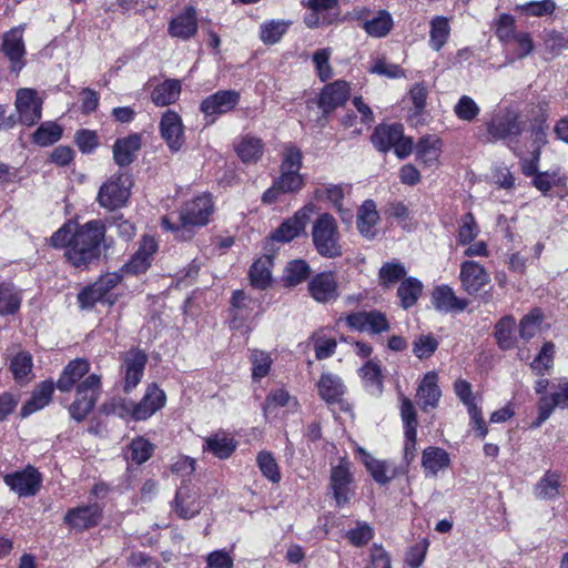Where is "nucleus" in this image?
Returning <instances> with one entry per match:
<instances>
[{
  "mask_svg": "<svg viewBox=\"0 0 568 568\" xmlns=\"http://www.w3.org/2000/svg\"><path fill=\"white\" fill-rule=\"evenodd\" d=\"M105 236V225L92 220L80 226L64 224L55 231L50 243L53 247H64V256L77 268H87L101 255V244Z\"/></svg>",
  "mask_w": 568,
  "mask_h": 568,
  "instance_id": "1",
  "label": "nucleus"
},
{
  "mask_svg": "<svg viewBox=\"0 0 568 568\" xmlns=\"http://www.w3.org/2000/svg\"><path fill=\"white\" fill-rule=\"evenodd\" d=\"M214 211L210 195L203 194L187 201L179 211V221L173 222L171 217H162V226L168 231L175 232L182 240H190L193 230L205 226Z\"/></svg>",
  "mask_w": 568,
  "mask_h": 568,
  "instance_id": "2",
  "label": "nucleus"
},
{
  "mask_svg": "<svg viewBox=\"0 0 568 568\" xmlns=\"http://www.w3.org/2000/svg\"><path fill=\"white\" fill-rule=\"evenodd\" d=\"M525 126L526 122L517 111L511 109L500 110L486 123L487 134L485 141L487 143L501 141L516 153V149L513 145L518 142V138L525 131Z\"/></svg>",
  "mask_w": 568,
  "mask_h": 568,
  "instance_id": "3",
  "label": "nucleus"
},
{
  "mask_svg": "<svg viewBox=\"0 0 568 568\" xmlns=\"http://www.w3.org/2000/svg\"><path fill=\"white\" fill-rule=\"evenodd\" d=\"M312 241L316 252L326 258L339 257L343 254L342 236L333 215L322 213L313 222Z\"/></svg>",
  "mask_w": 568,
  "mask_h": 568,
  "instance_id": "4",
  "label": "nucleus"
},
{
  "mask_svg": "<svg viewBox=\"0 0 568 568\" xmlns=\"http://www.w3.org/2000/svg\"><path fill=\"white\" fill-rule=\"evenodd\" d=\"M373 145L381 152H387L394 149L395 154L399 159L407 158L413 150V141L404 135L402 124H379L372 134Z\"/></svg>",
  "mask_w": 568,
  "mask_h": 568,
  "instance_id": "5",
  "label": "nucleus"
},
{
  "mask_svg": "<svg viewBox=\"0 0 568 568\" xmlns=\"http://www.w3.org/2000/svg\"><path fill=\"white\" fill-rule=\"evenodd\" d=\"M101 394V377L88 375L75 387V399L69 407V413L77 422H82L94 408Z\"/></svg>",
  "mask_w": 568,
  "mask_h": 568,
  "instance_id": "6",
  "label": "nucleus"
},
{
  "mask_svg": "<svg viewBox=\"0 0 568 568\" xmlns=\"http://www.w3.org/2000/svg\"><path fill=\"white\" fill-rule=\"evenodd\" d=\"M126 178L122 173L112 175L104 182L98 193V203L110 211L125 205L130 197V185H126Z\"/></svg>",
  "mask_w": 568,
  "mask_h": 568,
  "instance_id": "7",
  "label": "nucleus"
},
{
  "mask_svg": "<svg viewBox=\"0 0 568 568\" xmlns=\"http://www.w3.org/2000/svg\"><path fill=\"white\" fill-rule=\"evenodd\" d=\"M240 92L235 90H220L205 99L200 104V111L207 123H214L221 115L231 112L240 102Z\"/></svg>",
  "mask_w": 568,
  "mask_h": 568,
  "instance_id": "8",
  "label": "nucleus"
},
{
  "mask_svg": "<svg viewBox=\"0 0 568 568\" xmlns=\"http://www.w3.org/2000/svg\"><path fill=\"white\" fill-rule=\"evenodd\" d=\"M165 402V393L156 384H151L139 403L129 402L123 405V410L130 414L134 420H145L160 410Z\"/></svg>",
  "mask_w": 568,
  "mask_h": 568,
  "instance_id": "9",
  "label": "nucleus"
},
{
  "mask_svg": "<svg viewBox=\"0 0 568 568\" xmlns=\"http://www.w3.org/2000/svg\"><path fill=\"white\" fill-rule=\"evenodd\" d=\"M314 212L312 204L303 206L292 217L285 220L277 229H275L271 239L276 242L288 243L304 233L311 214Z\"/></svg>",
  "mask_w": 568,
  "mask_h": 568,
  "instance_id": "10",
  "label": "nucleus"
},
{
  "mask_svg": "<svg viewBox=\"0 0 568 568\" xmlns=\"http://www.w3.org/2000/svg\"><path fill=\"white\" fill-rule=\"evenodd\" d=\"M16 110L22 124L33 125L41 119L42 100L33 89H19L16 95Z\"/></svg>",
  "mask_w": 568,
  "mask_h": 568,
  "instance_id": "11",
  "label": "nucleus"
},
{
  "mask_svg": "<svg viewBox=\"0 0 568 568\" xmlns=\"http://www.w3.org/2000/svg\"><path fill=\"white\" fill-rule=\"evenodd\" d=\"M454 390L459 400L467 407L473 428L480 438H484L488 433V428L481 416V410L475 402L470 383L459 378L454 384Z\"/></svg>",
  "mask_w": 568,
  "mask_h": 568,
  "instance_id": "12",
  "label": "nucleus"
},
{
  "mask_svg": "<svg viewBox=\"0 0 568 568\" xmlns=\"http://www.w3.org/2000/svg\"><path fill=\"white\" fill-rule=\"evenodd\" d=\"M41 474L32 466L4 476V483L19 496H34L41 487Z\"/></svg>",
  "mask_w": 568,
  "mask_h": 568,
  "instance_id": "13",
  "label": "nucleus"
},
{
  "mask_svg": "<svg viewBox=\"0 0 568 568\" xmlns=\"http://www.w3.org/2000/svg\"><path fill=\"white\" fill-rule=\"evenodd\" d=\"M345 321L351 328L358 332L369 331L373 334H379L389 329L385 314L378 311L351 313Z\"/></svg>",
  "mask_w": 568,
  "mask_h": 568,
  "instance_id": "14",
  "label": "nucleus"
},
{
  "mask_svg": "<svg viewBox=\"0 0 568 568\" xmlns=\"http://www.w3.org/2000/svg\"><path fill=\"white\" fill-rule=\"evenodd\" d=\"M353 477L345 464L332 468L329 488L338 507L347 505L354 494Z\"/></svg>",
  "mask_w": 568,
  "mask_h": 568,
  "instance_id": "15",
  "label": "nucleus"
},
{
  "mask_svg": "<svg viewBox=\"0 0 568 568\" xmlns=\"http://www.w3.org/2000/svg\"><path fill=\"white\" fill-rule=\"evenodd\" d=\"M459 280L463 290L475 295L490 282V275L479 263L465 261L460 264Z\"/></svg>",
  "mask_w": 568,
  "mask_h": 568,
  "instance_id": "16",
  "label": "nucleus"
},
{
  "mask_svg": "<svg viewBox=\"0 0 568 568\" xmlns=\"http://www.w3.org/2000/svg\"><path fill=\"white\" fill-rule=\"evenodd\" d=\"M102 516L99 504L83 505L71 508L64 516V523L75 530H85L97 526Z\"/></svg>",
  "mask_w": 568,
  "mask_h": 568,
  "instance_id": "17",
  "label": "nucleus"
},
{
  "mask_svg": "<svg viewBox=\"0 0 568 568\" xmlns=\"http://www.w3.org/2000/svg\"><path fill=\"white\" fill-rule=\"evenodd\" d=\"M161 136L165 140L171 151H179L184 143V131L181 116L168 110L160 121Z\"/></svg>",
  "mask_w": 568,
  "mask_h": 568,
  "instance_id": "18",
  "label": "nucleus"
},
{
  "mask_svg": "<svg viewBox=\"0 0 568 568\" xmlns=\"http://www.w3.org/2000/svg\"><path fill=\"white\" fill-rule=\"evenodd\" d=\"M148 362V356L143 351L131 349L123 359V367L125 372L124 392L130 393L141 382L144 368Z\"/></svg>",
  "mask_w": 568,
  "mask_h": 568,
  "instance_id": "19",
  "label": "nucleus"
},
{
  "mask_svg": "<svg viewBox=\"0 0 568 568\" xmlns=\"http://www.w3.org/2000/svg\"><path fill=\"white\" fill-rule=\"evenodd\" d=\"M311 296L318 303L335 301L337 294V281L332 272H322L313 276L308 283Z\"/></svg>",
  "mask_w": 568,
  "mask_h": 568,
  "instance_id": "20",
  "label": "nucleus"
},
{
  "mask_svg": "<svg viewBox=\"0 0 568 568\" xmlns=\"http://www.w3.org/2000/svg\"><path fill=\"white\" fill-rule=\"evenodd\" d=\"M349 97V84L344 80H336L326 84L318 99V108L324 113H329L336 108L343 105Z\"/></svg>",
  "mask_w": 568,
  "mask_h": 568,
  "instance_id": "21",
  "label": "nucleus"
},
{
  "mask_svg": "<svg viewBox=\"0 0 568 568\" xmlns=\"http://www.w3.org/2000/svg\"><path fill=\"white\" fill-rule=\"evenodd\" d=\"M1 51L9 59L11 70L19 72L23 65V57L26 54L22 31L12 29L3 36Z\"/></svg>",
  "mask_w": 568,
  "mask_h": 568,
  "instance_id": "22",
  "label": "nucleus"
},
{
  "mask_svg": "<svg viewBox=\"0 0 568 568\" xmlns=\"http://www.w3.org/2000/svg\"><path fill=\"white\" fill-rule=\"evenodd\" d=\"M379 220L376 203L373 200L364 201L356 214V226L359 234L366 240H374L378 234L377 224Z\"/></svg>",
  "mask_w": 568,
  "mask_h": 568,
  "instance_id": "23",
  "label": "nucleus"
},
{
  "mask_svg": "<svg viewBox=\"0 0 568 568\" xmlns=\"http://www.w3.org/2000/svg\"><path fill=\"white\" fill-rule=\"evenodd\" d=\"M142 146L141 135L133 133L118 139L112 148L113 160L119 166H128L133 163Z\"/></svg>",
  "mask_w": 568,
  "mask_h": 568,
  "instance_id": "24",
  "label": "nucleus"
},
{
  "mask_svg": "<svg viewBox=\"0 0 568 568\" xmlns=\"http://www.w3.org/2000/svg\"><path fill=\"white\" fill-rule=\"evenodd\" d=\"M158 250V244L152 236H144L140 243L139 250L132 255L124 265L128 273H144L151 265L152 256Z\"/></svg>",
  "mask_w": 568,
  "mask_h": 568,
  "instance_id": "25",
  "label": "nucleus"
},
{
  "mask_svg": "<svg viewBox=\"0 0 568 568\" xmlns=\"http://www.w3.org/2000/svg\"><path fill=\"white\" fill-rule=\"evenodd\" d=\"M90 371V363L83 358H75L70 361L63 368L60 377L57 381V388L60 392H70L74 386L82 382L83 377Z\"/></svg>",
  "mask_w": 568,
  "mask_h": 568,
  "instance_id": "26",
  "label": "nucleus"
},
{
  "mask_svg": "<svg viewBox=\"0 0 568 568\" xmlns=\"http://www.w3.org/2000/svg\"><path fill=\"white\" fill-rule=\"evenodd\" d=\"M434 307L444 313L463 312L468 306V301L456 296L448 285L436 286L432 293Z\"/></svg>",
  "mask_w": 568,
  "mask_h": 568,
  "instance_id": "27",
  "label": "nucleus"
},
{
  "mask_svg": "<svg viewBox=\"0 0 568 568\" xmlns=\"http://www.w3.org/2000/svg\"><path fill=\"white\" fill-rule=\"evenodd\" d=\"M174 509L181 518L189 519L200 513L202 501L199 499L195 490L183 486L176 491Z\"/></svg>",
  "mask_w": 568,
  "mask_h": 568,
  "instance_id": "28",
  "label": "nucleus"
},
{
  "mask_svg": "<svg viewBox=\"0 0 568 568\" xmlns=\"http://www.w3.org/2000/svg\"><path fill=\"white\" fill-rule=\"evenodd\" d=\"M440 396L442 392L437 385V374L428 372L417 389L420 408L427 410L428 407H436Z\"/></svg>",
  "mask_w": 568,
  "mask_h": 568,
  "instance_id": "29",
  "label": "nucleus"
},
{
  "mask_svg": "<svg viewBox=\"0 0 568 568\" xmlns=\"http://www.w3.org/2000/svg\"><path fill=\"white\" fill-rule=\"evenodd\" d=\"M317 388L320 396L326 403H338L346 389L342 378L333 373H323Z\"/></svg>",
  "mask_w": 568,
  "mask_h": 568,
  "instance_id": "30",
  "label": "nucleus"
},
{
  "mask_svg": "<svg viewBox=\"0 0 568 568\" xmlns=\"http://www.w3.org/2000/svg\"><path fill=\"white\" fill-rule=\"evenodd\" d=\"M255 302L243 291H235L231 298L232 328H240L244 321L251 316Z\"/></svg>",
  "mask_w": 568,
  "mask_h": 568,
  "instance_id": "31",
  "label": "nucleus"
},
{
  "mask_svg": "<svg viewBox=\"0 0 568 568\" xmlns=\"http://www.w3.org/2000/svg\"><path fill=\"white\" fill-rule=\"evenodd\" d=\"M54 384L51 381L42 382L33 392L31 398L22 406L21 415L27 417L47 406L53 394Z\"/></svg>",
  "mask_w": 568,
  "mask_h": 568,
  "instance_id": "32",
  "label": "nucleus"
},
{
  "mask_svg": "<svg viewBox=\"0 0 568 568\" xmlns=\"http://www.w3.org/2000/svg\"><path fill=\"white\" fill-rule=\"evenodd\" d=\"M364 387L374 396L383 392V375L381 365L375 361H367L358 371Z\"/></svg>",
  "mask_w": 568,
  "mask_h": 568,
  "instance_id": "33",
  "label": "nucleus"
},
{
  "mask_svg": "<svg viewBox=\"0 0 568 568\" xmlns=\"http://www.w3.org/2000/svg\"><path fill=\"white\" fill-rule=\"evenodd\" d=\"M197 30L196 18L194 9L190 8L187 11L178 18L173 19L170 23V34L181 39H189L195 34Z\"/></svg>",
  "mask_w": 568,
  "mask_h": 568,
  "instance_id": "34",
  "label": "nucleus"
},
{
  "mask_svg": "<svg viewBox=\"0 0 568 568\" xmlns=\"http://www.w3.org/2000/svg\"><path fill=\"white\" fill-rule=\"evenodd\" d=\"M181 93V83L179 80L170 79L156 85L152 91L151 99L154 104L165 106L174 103Z\"/></svg>",
  "mask_w": 568,
  "mask_h": 568,
  "instance_id": "35",
  "label": "nucleus"
},
{
  "mask_svg": "<svg viewBox=\"0 0 568 568\" xmlns=\"http://www.w3.org/2000/svg\"><path fill=\"white\" fill-rule=\"evenodd\" d=\"M235 151L244 163H255L263 154L264 144L258 138L245 135L236 144Z\"/></svg>",
  "mask_w": 568,
  "mask_h": 568,
  "instance_id": "36",
  "label": "nucleus"
},
{
  "mask_svg": "<svg viewBox=\"0 0 568 568\" xmlns=\"http://www.w3.org/2000/svg\"><path fill=\"white\" fill-rule=\"evenodd\" d=\"M393 26L392 14L386 10H379L376 17L365 20L362 24L365 32L373 38H385Z\"/></svg>",
  "mask_w": 568,
  "mask_h": 568,
  "instance_id": "37",
  "label": "nucleus"
},
{
  "mask_svg": "<svg viewBox=\"0 0 568 568\" xmlns=\"http://www.w3.org/2000/svg\"><path fill=\"white\" fill-rule=\"evenodd\" d=\"M561 487V477L556 471H546L545 475L535 486V495L537 498L547 500L559 496Z\"/></svg>",
  "mask_w": 568,
  "mask_h": 568,
  "instance_id": "38",
  "label": "nucleus"
},
{
  "mask_svg": "<svg viewBox=\"0 0 568 568\" xmlns=\"http://www.w3.org/2000/svg\"><path fill=\"white\" fill-rule=\"evenodd\" d=\"M422 465L425 471L432 476L449 465L448 454L438 447H428L423 452Z\"/></svg>",
  "mask_w": 568,
  "mask_h": 568,
  "instance_id": "39",
  "label": "nucleus"
},
{
  "mask_svg": "<svg viewBox=\"0 0 568 568\" xmlns=\"http://www.w3.org/2000/svg\"><path fill=\"white\" fill-rule=\"evenodd\" d=\"M204 450L212 453L214 456L224 459L232 455L236 448L234 439L226 434H215L205 439Z\"/></svg>",
  "mask_w": 568,
  "mask_h": 568,
  "instance_id": "40",
  "label": "nucleus"
},
{
  "mask_svg": "<svg viewBox=\"0 0 568 568\" xmlns=\"http://www.w3.org/2000/svg\"><path fill=\"white\" fill-rule=\"evenodd\" d=\"M515 318L511 315L501 317L495 325V338L499 348L507 351L515 346L514 336Z\"/></svg>",
  "mask_w": 568,
  "mask_h": 568,
  "instance_id": "41",
  "label": "nucleus"
},
{
  "mask_svg": "<svg viewBox=\"0 0 568 568\" xmlns=\"http://www.w3.org/2000/svg\"><path fill=\"white\" fill-rule=\"evenodd\" d=\"M423 291V284L415 277H408L398 286L397 296L400 301V306L405 310L414 306L418 301Z\"/></svg>",
  "mask_w": 568,
  "mask_h": 568,
  "instance_id": "42",
  "label": "nucleus"
},
{
  "mask_svg": "<svg viewBox=\"0 0 568 568\" xmlns=\"http://www.w3.org/2000/svg\"><path fill=\"white\" fill-rule=\"evenodd\" d=\"M271 264L272 258L268 255H264L253 263L250 270V281L252 286L264 290L270 285Z\"/></svg>",
  "mask_w": 568,
  "mask_h": 568,
  "instance_id": "43",
  "label": "nucleus"
},
{
  "mask_svg": "<svg viewBox=\"0 0 568 568\" xmlns=\"http://www.w3.org/2000/svg\"><path fill=\"white\" fill-rule=\"evenodd\" d=\"M365 465L374 480L381 485L389 483L397 475V467L393 463L368 457Z\"/></svg>",
  "mask_w": 568,
  "mask_h": 568,
  "instance_id": "44",
  "label": "nucleus"
},
{
  "mask_svg": "<svg viewBox=\"0 0 568 568\" xmlns=\"http://www.w3.org/2000/svg\"><path fill=\"white\" fill-rule=\"evenodd\" d=\"M450 33L448 19L442 16L430 21L429 45L434 51H439L447 42Z\"/></svg>",
  "mask_w": 568,
  "mask_h": 568,
  "instance_id": "45",
  "label": "nucleus"
},
{
  "mask_svg": "<svg viewBox=\"0 0 568 568\" xmlns=\"http://www.w3.org/2000/svg\"><path fill=\"white\" fill-rule=\"evenodd\" d=\"M32 356L29 352H19L10 361V371L19 384H24L29 381L28 376L32 371Z\"/></svg>",
  "mask_w": 568,
  "mask_h": 568,
  "instance_id": "46",
  "label": "nucleus"
},
{
  "mask_svg": "<svg viewBox=\"0 0 568 568\" xmlns=\"http://www.w3.org/2000/svg\"><path fill=\"white\" fill-rule=\"evenodd\" d=\"M32 136L36 144L48 146L61 139L62 128L54 122H44L36 130Z\"/></svg>",
  "mask_w": 568,
  "mask_h": 568,
  "instance_id": "47",
  "label": "nucleus"
},
{
  "mask_svg": "<svg viewBox=\"0 0 568 568\" xmlns=\"http://www.w3.org/2000/svg\"><path fill=\"white\" fill-rule=\"evenodd\" d=\"M310 271V265L305 261L294 260L286 265L283 281L287 286H296L308 277Z\"/></svg>",
  "mask_w": 568,
  "mask_h": 568,
  "instance_id": "48",
  "label": "nucleus"
},
{
  "mask_svg": "<svg viewBox=\"0 0 568 568\" xmlns=\"http://www.w3.org/2000/svg\"><path fill=\"white\" fill-rule=\"evenodd\" d=\"M348 185L344 184H323L315 190L317 200H327L335 207H341L345 194L349 191Z\"/></svg>",
  "mask_w": 568,
  "mask_h": 568,
  "instance_id": "49",
  "label": "nucleus"
},
{
  "mask_svg": "<svg viewBox=\"0 0 568 568\" xmlns=\"http://www.w3.org/2000/svg\"><path fill=\"white\" fill-rule=\"evenodd\" d=\"M542 314L539 308H534L525 315L519 323V335L523 339L529 341L540 331Z\"/></svg>",
  "mask_w": 568,
  "mask_h": 568,
  "instance_id": "50",
  "label": "nucleus"
},
{
  "mask_svg": "<svg viewBox=\"0 0 568 568\" xmlns=\"http://www.w3.org/2000/svg\"><path fill=\"white\" fill-rule=\"evenodd\" d=\"M539 399L547 403L551 412L555 408L568 409V382L552 385L551 393L542 395Z\"/></svg>",
  "mask_w": 568,
  "mask_h": 568,
  "instance_id": "51",
  "label": "nucleus"
},
{
  "mask_svg": "<svg viewBox=\"0 0 568 568\" xmlns=\"http://www.w3.org/2000/svg\"><path fill=\"white\" fill-rule=\"evenodd\" d=\"M21 305V296L19 291L13 286H0V314H14Z\"/></svg>",
  "mask_w": 568,
  "mask_h": 568,
  "instance_id": "52",
  "label": "nucleus"
},
{
  "mask_svg": "<svg viewBox=\"0 0 568 568\" xmlns=\"http://www.w3.org/2000/svg\"><path fill=\"white\" fill-rule=\"evenodd\" d=\"M556 3L552 0L530 1L516 7V11L527 17H546L554 13Z\"/></svg>",
  "mask_w": 568,
  "mask_h": 568,
  "instance_id": "53",
  "label": "nucleus"
},
{
  "mask_svg": "<svg viewBox=\"0 0 568 568\" xmlns=\"http://www.w3.org/2000/svg\"><path fill=\"white\" fill-rule=\"evenodd\" d=\"M439 139L426 136L419 140L417 144V158L425 164L434 163L439 154Z\"/></svg>",
  "mask_w": 568,
  "mask_h": 568,
  "instance_id": "54",
  "label": "nucleus"
},
{
  "mask_svg": "<svg viewBox=\"0 0 568 568\" xmlns=\"http://www.w3.org/2000/svg\"><path fill=\"white\" fill-rule=\"evenodd\" d=\"M379 281L381 284L384 286H388L390 284L396 283L397 281L402 280L406 275V268L405 265L398 261H392L385 263L379 268Z\"/></svg>",
  "mask_w": 568,
  "mask_h": 568,
  "instance_id": "55",
  "label": "nucleus"
},
{
  "mask_svg": "<svg viewBox=\"0 0 568 568\" xmlns=\"http://www.w3.org/2000/svg\"><path fill=\"white\" fill-rule=\"evenodd\" d=\"M554 354H555V345L551 342H546L538 356L532 361L530 364V367L534 372L538 375H544L546 372H548L552 367L554 362Z\"/></svg>",
  "mask_w": 568,
  "mask_h": 568,
  "instance_id": "56",
  "label": "nucleus"
},
{
  "mask_svg": "<svg viewBox=\"0 0 568 568\" xmlns=\"http://www.w3.org/2000/svg\"><path fill=\"white\" fill-rule=\"evenodd\" d=\"M152 453L153 445L149 440L139 437L131 442L128 449V458L141 465L151 457Z\"/></svg>",
  "mask_w": 568,
  "mask_h": 568,
  "instance_id": "57",
  "label": "nucleus"
},
{
  "mask_svg": "<svg viewBox=\"0 0 568 568\" xmlns=\"http://www.w3.org/2000/svg\"><path fill=\"white\" fill-rule=\"evenodd\" d=\"M274 183L282 193H296L303 187L304 179L297 172L281 171V175Z\"/></svg>",
  "mask_w": 568,
  "mask_h": 568,
  "instance_id": "58",
  "label": "nucleus"
},
{
  "mask_svg": "<svg viewBox=\"0 0 568 568\" xmlns=\"http://www.w3.org/2000/svg\"><path fill=\"white\" fill-rule=\"evenodd\" d=\"M454 112L459 120L471 122L478 116L480 108L473 98L463 95L455 104Z\"/></svg>",
  "mask_w": 568,
  "mask_h": 568,
  "instance_id": "59",
  "label": "nucleus"
},
{
  "mask_svg": "<svg viewBox=\"0 0 568 568\" xmlns=\"http://www.w3.org/2000/svg\"><path fill=\"white\" fill-rule=\"evenodd\" d=\"M256 462L263 476L270 479L272 483H278L281 480V473L273 455L268 452H261Z\"/></svg>",
  "mask_w": 568,
  "mask_h": 568,
  "instance_id": "60",
  "label": "nucleus"
},
{
  "mask_svg": "<svg viewBox=\"0 0 568 568\" xmlns=\"http://www.w3.org/2000/svg\"><path fill=\"white\" fill-rule=\"evenodd\" d=\"M251 362L252 377L254 381H258L268 374L272 365V358L270 354L255 349L251 354Z\"/></svg>",
  "mask_w": 568,
  "mask_h": 568,
  "instance_id": "61",
  "label": "nucleus"
},
{
  "mask_svg": "<svg viewBox=\"0 0 568 568\" xmlns=\"http://www.w3.org/2000/svg\"><path fill=\"white\" fill-rule=\"evenodd\" d=\"M288 24L284 21H271L261 26V40L266 44L280 41L286 32Z\"/></svg>",
  "mask_w": 568,
  "mask_h": 568,
  "instance_id": "62",
  "label": "nucleus"
},
{
  "mask_svg": "<svg viewBox=\"0 0 568 568\" xmlns=\"http://www.w3.org/2000/svg\"><path fill=\"white\" fill-rule=\"evenodd\" d=\"M297 402L290 396V394L285 389H275L272 390L264 403V412L265 414L272 413L277 407L283 406H296Z\"/></svg>",
  "mask_w": 568,
  "mask_h": 568,
  "instance_id": "63",
  "label": "nucleus"
},
{
  "mask_svg": "<svg viewBox=\"0 0 568 568\" xmlns=\"http://www.w3.org/2000/svg\"><path fill=\"white\" fill-rule=\"evenodd\" d=\"M302 151L293 145L288 144L284 148L283 159L281 164V171L297 172L302 168Z\"/></svg>",
  "mask_w": 568,
  "mask_h": 568,
  "instance_id": "64",
  "label": "nucleus"
}]
</instances>
